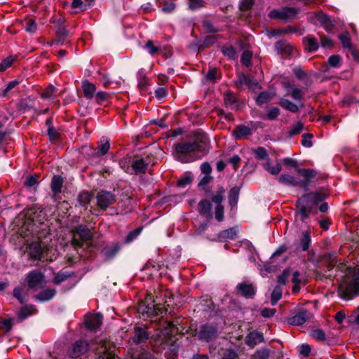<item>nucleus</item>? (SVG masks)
<instances>
[{"label":"nucleus","mask_w":359,"mask_h":359,"mask_svg":"<svg viewBox=\"0 0 359 359\" xmlns=\"http://www.w3.org/2000/svg\"><path fill=\"white\" fill-rule=\"evenodd\" d=\"M206 147L205 140L182 141L175 145V158L181 163H190L204 156Z\"/></svg>","instance_id":"1"},{"label":"nucleus","mask_w":359,"mask_h":359,"mask_svg":"<svg viewBox=\"0 0 359 359\" xmlns=\"http://www.w3.org/2000/svg\"><path fill=\"white\" fill-rule=\"evenodd\" d=\"M34 224L28 222L19 229V234L25 240V243L29 245L28 252L29 257L34 259H41L44 250L38 241H32L34 238Z\"/></svg>","instance_id":"2"},{"label":"nucleus","mask_w":359,"mask_h":359,"mask_svg":"<svg viewBox=\"0 0 359 359\" xmlns=\"http://www.w3.org/2000/svg\"><path fill=\"white\" fill-rule=\"evenodd\" d=\"M325 194L319 192H311L304 195L297 201L299 215L302 219L307 218L313 205L324 201Z\"/></svg>","instance_id":"3"},{"label":"nucleus","mask_w":359,"mask_h":359,"mask_svg":"<svg viewBox=\"0 0 359 359\" xmlns=\"http://www.w3.org/2000/svg\"><path fill=\"white\" fill-rule=\"evenodd\" d=\"M359 293V269L349 278H347L339 287V294L345 299H350L353 295Z\"/></svg>","instance_id":"4"},{"label":"nucleus","mask_w":359,"mask_h":359,"mask_svg":"<svg viewBox=\"0 0 359 359\" xmlns=\"http://www.w3.org/2000/svg\"><path fill=\"white\" fill-rule=\"evenodd\" d=\"M138 312L142 314L143 318H149L161 315L164 311L158 304H154L153 296L148 294L145 299L140 304Z\"/></svg>","instance_id":"5"},{"label":"nucleus","mask_w":359,"mask_h":359,"mask_svg":"<svg viewBox=\"0 0 359 359\" xmlns=\"http://www.w3.org/2000/svg\"><path fill=\"white\" fill-rule=\"evenodd\" d=\"M25 283H27L29 288L37 290L42 289L46 284L44 275L36 270L29 271L25 276Z\"/></svg>","instance_id":"6"},{"label":"nucleus","mask_w":359,"mask_h":359,"mask_svg":"<svg viewBox=\"0 0 359 359\" xmlns=\"http://www.w3.org/2000/svg\"><path fill=\"white\" fill-rule=\"evenodd\" d=\"M72 245L75 247H81L83 241L91 239L92 233L86 226L79 225L72 230Z\"/></svg>","instance_id":"7"},{"label":"nucleus","mask_w":359,"mask_h":359,"mask_svg":"<svg viewBox=\"0 0 359 359\" xmlns=\"http://www.w3.org/2000/svg\"><path fill=\"white\" fill-rule=\"evenodd\" d=\"M297 13V9L290 7H283L273 9L269 13V17L273 19L287 20L293 18Z\"/></svg>","instance_id":"8"},{"label":"nucleus","mask_w":359,"mask_h":359,"mask_svg":"<svg viewBox=\"0 0 359 359\" xmlns=\"http://www.w3.org/2000/svg\"><path fill=\"white\" fill-rule=\"evenodd\" d=\"M96 198L97 205L102 210L107 209L116 201L115 196L111 192L107 191H101L98 192Z\"/></svg>","instance_id":"9"},{"label":"nucleus","mask_w":359,"mask_h":359,"mask_svg":"<svg viewBox=\"0 0 359 359\" xmlns=\"http://www.w3.org/2000/svg\"><path fill=\"white\" fill-rule=\"evenodd\" d=\"M217 335V331L215 327L212 325H203L198 333L199 338L206 341H209L215 338Z\"/></svg>","instance_id":"10"},{"label":"nucleus","mask_w":359,"mask_h":359,"mask_svg":"<svg viewBox=\"0 0 359 359\" xmlns=\"http://www.w3.org/2000/svg\"><path fill=\"white\" fill-rule=\"evenodd\" d=\"M88 348V344L86 341L80 340L76 341L72 347L69 355L73 358H76L85 353Z\"/></svg>","instance_id":"11"},{"label":"nucleus","mask_w":359,"mask_h":359,"mask_svg":"<svg viewBox=\"0 0 359 359\" xmlns=\"http://www.w3.org/2000/svg\"><path fill=\"white\" fill-rule=\"evenodd\" d=\"M311 315L307 310L302 309L299 311L294 316L288 318V323L293 325H301L304 324L309 318Z\"/></svg>","instance_id":"12"},{"label":"nucleus","mask_w":359,"mask_h":359,"mask_svg":"<svg viewBox=\"0 0 359 359\" xmlns=\"http://www.w3.org/2000/svg\"><path fill=\"white\" fill-rule=\"evenodd\" d=\"M102 322V316L99 313L87 316L85 319L86 327L90 330H96L101 325Z\"/></svg>","instance_id":"13"},{"label":"nucleus","mask_w":359,"mask_h":359,"mask_svg":"<svg viewBox=\"0 0 359 359\" xmlns=\"http://www.w3.org/2000/svg\"><path fill=\"white\" fill-rule=\"evenodd\" d=\"M264 340V337L262 333L257 331L250 332L245 338V344L253 348L257 344H259Z\"/></svg>","instance_id":"14"},{"label":"nucleus","mask_w":359,"mask_h":359,"mask_svg":"<svg viewBox=\"0 0 359 359\" xmlns=\"http://www.w3.org/2000/svg\"><path fill=\"white\" fill-rule=\"evenodd\" d=\"M237 290L246 298H252L255 294V290L252 284L241 283L238 285Z\"/></svg>","instance_id":"15"},{"label":"nucleus","mask_w":359,"mask_h":359,"mask_svg":"<svg viewBox=\"0 0 359 359\" xmlns=\"http://www.w3.org/2000/svg\"><path fill=\"white\" fill-rule=\"evenodd\" d=\"M121 246L118 243L104 247L102 250V255L106 259H111L118 252Z\"/></svg>","instance_id":"16"},{"label":"nucleus","mask_w":359,"mask_h":359,"mask_svg":"<svg viewBox=\"0 0 359 359\" xmlns=\"http://www.w3.org/2000/svg\"><path fill=\"white\" fill-rule=\"evenodd\" d=\"M55 294L56 291L55 289L48 288L40 292L39 294L35 295L34 299L36 301L40 302H48L52 299Z\"/></svg>","instance_id":"17"},{"label":"nucleus","mask_w":359,"mask_h":359,"mask_svg":"<svg viewBox=\"0 0 359 359\" xmlns=\"http://www.w3.org/2000/svg\"><path fill=\"white\" fill-rule=\"evenodd\" d=\"M96 89V86L88 81L82 82V90L86 98L92 99L95 94Z\"/></svg>","instance_id":"18"},{"label":"nucleus","mask_w":359,"mask_h":359,"mask_svg":"<svg viewBox=\"0 0 359 359\" xmlns=\"http://www.w3.org/2000/svg\"><path fill=\"white\" fill-rule=\"evenodd\" d=\"M148 337L147 332L144 329L136 327L133 333V339L135 344H140L145 341Z\"/></svg>","instance_id":"19"},{"label":"nucleus","mask_w":359,"mask_h":359,"mask_svg":"<svg viewBox=\"0 0 359 359\" xmlns=\"http://www.w3.org/2000/svg\"><path fill=\"white\" fill-rule=\"evenodd\" d=\"M36 311V308L34 305H27L20 309L18 313V318L22 320L34 314Z\"/></svg>","instance_id":"20"},{"label":"nucleus","mask_w":359,"mask_h":359,"mask_svg":"<svg viewBox=\"0 0 359 359\" xmlns=\"http://www.w3.org/2000/svg\"><path fill=\"white\" fill-rule=\"evenodd\" d=\"M211 203L209 201L204 199L198 203V211L200 213L205 217H210L211 214Z\"/></svg>","instance_id":"21"},{"label":"nucleus","mask_w":359,"mask_h":359,"mask_svg":"<svg viewBox=\"0 0 359 359\" xmlns=\"http://www.w3.org/2000/svg\"><path fill=\"white\" fill-rule=\"evenodd\" d=\"M250 128L243 125L238 126L233 131V135L236 139H241L250 135Z\"/></svg>","instance_id":"22"},{"label":"nucleus","mask_w":359,"mask_h":359,"mask_svg":"<svg viewBox=\"0 0 359 359\" xmlns=\"http://www.w3.org/2000/svg\"><path fill=\"white\" fill-rule=\"evenodd\" d=\"M279 104L285 109L288 110L291 112L296 113L299 111V107L297 104L293 103L290 100L285 98H281L279 102Z\"/></svg>","instance_id":"23"},{"label":"nucleus","mask_w":359,"mask_h":359,"mask_svg":"<svg viewBox=\"0 0 359 359\" xmlns=\"http://www.w3.org/2000/svg\"><path fill=\"white\" fill-rule=\"evenodd\" d=\"M63 184V180L62 177L59 175H55L51 181V189L54 194H58L61 192V189Z\"/></svg>","instance_id":"24"},{"label":"nucleus","mask_w":359,"mask_h":359,"mask_svg":"<svg viewBox=\"0 0 359 359\" xmlns=\"http://www.w3.org/2000/svg\"><path fill=\"white\" fill-rule=\"evenodd\" d=\"M276 50L282 54L287 55L290 54L292 50V47L290 45L284 41H278L275 44Z\"/></svg>","instance_id":"25"},{"label":"nucleus","mask_w":359,"mask_h":359,"mask_svg":"<svg viewBox=\"0 0 359 359\" xmlns=\"http://www.w3.org/2000/svg\"><path fill=\"white\" fill-rule=\"evenodd\" d=\"M57 88H55L53 86L50 85L47 88H46L43 90L41 96L43 99L54 100L57 97Z\"/></svg>","instance_id":"26"},{"label":"nucleus","mask_w":359,"mask_h":359,"mask_svg":"<svg viewBox=\"0 0 359 359\" xmlns=\"http://www.w3.org/2000/svg\"><path fill=\"white\" fill-rule=\"evenodd\" d=\"M263 167L264 170L273 175L279 174L282 169L280 163H277L274 165H272L269 161L263 164Z\"/></svg>","instance_id":"27"},{"label":"nucleus","mask_w":359,"mask_h":359,"mask_svg":"<svg viewBox=\"0 0 359 359\" xmlns=\"http://www.w3.org/2000/svg\"><path fill=\"white\" fill-rule=\"evenodd\" d=\"M304 43L306 46L309 51L313 52L318 48V43L316 39L312 36H308L304 39Z\"/></svg>","instance_id":"28"},{"label":"nucleus","mask_w":359,"mask_h":359,"mask_svg":"<svg viewBox=\"0 0 359 359\" xmlns=\"http://www.w3.org/2000/svg\"><path fill=\"white\" fill-rule=\"evenodd\" d=\"M278 181L280 183L285 185L297 186L299 184L298 180H297L294 177L287 174H283L279 177Z\"/></svg>","instance_id":"29"},{"label":"nucleus","mask_w":359,"mask_h":359,"mask_svg":"<svg viewBox=\"0 0 359 359\" xmlns=\"http://www.w3.org/2000/svg\"><path fill=\"white\" fill-rule=\"evenodd\" d=\"M13 296L20 304H24L26 302V292L25 288L22 286H17L13 289Z\"/></svg>","instance_id":"30"},{"label":"nucleus","mask_w":359,"mask_h":359,"mask_svg":"<svg viewBox=\"0 0 359 359\" xmlns=\"http://www.w3.org/2000/svg\"><path fill=\"white\" fill-rule=\"evenodd\" d=\"M238 232V231L236 228H229L228 229L221 231L219 233V237L220 238L234 239L237 236Z\"/></svg>","instance_id":"31"},{"label":"nucleus","mask_w":359,"mask_h":359,"mask_svg":"<svg viewBox=\"0 0 359 359\" xmlns=\"http://www.w3.org/2000/svg\"><path fill=\"white\" fill-rule=\"evenodd\" d=\"M147 164L142 159H137L132 163V168L136 174L144 172L147 168Z\"/></svg>","instance_id":"32"},{"label":"nucleus","mask_w":359,"mask_h":359,"mask_svg":"<svg viewBox=\"0 0 359 359\" xmlns=\"http://www.w3.org/2000/svg\"><path fill=\"white\" fill-rule=\"evenodd\" d=\"M310 244L311 238L309 235V233L307 231L303 232L298 248L302 251H306L309 249Z\"/></svg>","instance_id":"33"},{"label":"nucleus","mask_w":359,"mask_h":359,"mask_svg":"<svg viewBox=\"0 0 359 359\" xmlns=\"http://www.w3.org/2000/svg\"><path fill=\"white\" fill-rule=\"evenodd\" d=\"M22 26L26 32L33 34L36 32L37 25L36 22L32 19H27L22 22Z\"/></svg>","instance_id":"34"},{"label":"nucleus","mask_w":359,"mask_h":359,"mask_svg":"<svg viewBox=\"0 0 359 359\" xmlns=\"http://www.w3.org/2000/svg\"><path fill=\"white\" fill-rule=\"evenodd\" d=\"M157 42H154L151 40H149L145 44L144 48L148 50L151 55H156L161 51V46Z\"/></svg>","instance_id":"35"},{"label":"nucleus","mask_w":359,"mask_h":359,"mask_svg":"<svg viewBox=\"0 0 359 359\" xmlns=\"http://www.w3.org/2000/svg\"><path fill=\"white\" fill-rule=\"evenodd\" d=\"M240 189L237 187H233L229 194V201L231 205H235L238 200Z\"/></svg>","instance_id":"36"},{"label":"nucleus","mask_w":359,"mask_h":359,"mask_svg":"<svg viewBox=\"0 0 359 359\" xmlns=\"http://www.w3.org/2000/svg\"><path fill=\"white\" fill-rule=\"evenodd\" d=\"M273 97V94L270 92H262L257 97L256 102L257 104L262 105L270 101Z\"/></svg>","instance_id":"37"},{"label":"nucleus","mask_w":359,"mask_h":359,"mask_svg":"<svg viewBox=\"0 0 359 359\" xmlns=\"http://www.w3.org/2000/svg\"><path fill=\"white\" fill-rule=\"evenodd\" d=\"M219 79L218 72L216 68H211L203 79V82H215Z\"/></svg>","instance_id":"38"},{"label":"nucleus","mask_w":359,"mask_h":359,"mask_svg":"<svg viewBox=\"0 0 359 359\" xmlns=\"http://www.w3.org/2000/svg\"><path fill=\"white\" fill-rule=\"evenodd\" d=\"M282 288L280 286H276L271 293V302L272 305L276 304V303L282 297Z\"/></svg>","instance_id":"39"},{"label":"nucleus","mask_w":359,"mask_h":359,"mask_svg":"<svg viewBox=\"0 0 359 359\" xmlns=\"http://www.w3.org/2000/svg\"><path fill=\"white\" fill-rule=\"evenodd\" d=\"M238 357V355L236 350L228 348L222 352L221 359H237Z\"/></svg>","instance_id":"40"},{"label":"nucleus","mask_w":359,"mask_h":359,"mask_svg":"<svg viewBox=\"0 0 359 359\" xmlns=\"http://www.w3.org/2000/svg\"><path fill=\"white\" fill-rule=\"evenodd\" d=\"M91 198V195L89 193L83 192L79 195L78 201L81 205L86 206L90 203Z\"/></svg>","instance_id":"41"},{"label":"nucleus","mask_w":359,"mask_h":359,"mask_svg":"<svg viewBox=\"0 0 359 359\" xmlns=\"http://www.w3.org/2000/svg\"><path fill=\"white\" fill-rule=\"evenodd\" d=\"M137 81H138V86L140 88L144 87L147 83V77L145 75L144 71L143 69H140L137 72Z\"/></svg>","instance_id":"42"},{"label":"nucleus","mask_w":359,"mask_h":359,"mask_svg":"<svg viewBox=\"0 0 359 359\" xmlns=\"http://www.w3.org/2000/svg\"><path fill=\"white\" fill-rule=\"evenodd\" d=\"M15 60V57L13 56H9L6 58H5L1 63H0V72H4L6 69H7L8 67L11 66L13 62Z\"/></svg>","instance_id":"43"},{"label":"nucleus","mask_w":359,"mask_h":359,"mask_svg":"<svg viewBox=\"0 0 359 359\" xmlns=\"http://www.w3.org/2000/svg\"><path fill=\"white\" fill-rule=\"evenodd\" d=\"M280 114V110L278 107L271 108L268 113L262 117L263 119L273 120Z\"/></svg>","instance_id":"44"},{"label":"nucleus","mask_w":359,"mask_h":359,"mask_svg":"<svg viewBox=\"0 0 359 359\" xmlns=\"http://www.w3.org/2000/svg\"><path fill=\"white\" fill-rule=\"evenodd\" d=\"M339 39H340L344 48L352 50V45L350 42V37L347 32L344 34L340 35Z\"/></svg>","instance_id":"45"},{"label":"nucleus","mask_w":359,"mask_h":359,"mask_svg":"<svg viewBox=\"0 0 359 359\" xmlns=\"http://www.w3.org/2000/svg\"><path fill=\"white\" fill-rule=\"evenodd\" d=\"M224 102L226 106L231 108L236 107L235 97L231 93L228 92L224 94Z\"/></svg>","instance_id":"46"},{"label":"nucleus","mask_w":359,"mask_h":359,"mask_svg":"<svg viewBox=\"0 0 359 359\" xmlns=\"http://www.w3.org/2000/svg\"><path fill=\"white\" fill-rule=\"evenodd\" d=\"M46 124L48 126V134L50 139L51 140H55L57 138L58 134L56 132V130L54 129V128L51 126L52 121L50 119H48L46 121Z\"/></svg>","instance_id":"47"},{"label":"nucleus","mask_w":359,"mask_h":359,"mask_svg":"<svg viewBox=\"0 0 359 359\" xmlns=\"http://www.w3.org/2000/svg\"><path fill=\"white\" fill-rule=\"evenodd\" d=\"M110 147L109 141L107 140H102V143L98 147V152L100 155H105Z\"/></svg>","instance_id":"48"},{"label":"nucleus","mask_w":359,"mask_h":359,"mask_svg":"<svg viewBox=\"0 0 359 359\" xmlns=\"http://www.w3.org/2000/svg\"><path fill=\"white\" fill-rule=\"evenodd\" d=\"M252 53L245 50L241 56V62L245 67H249L251 65Z\"/></svg>","instance_id":"49"},{"label":"nucleus","mask_w":359,"mask_h":359,"mask_svg":"<svg viewBox=\"0 0 359 359\" xmlns=\"http://www.w3.org/2000/svg\"><path fill=\"white\" fill-rule=\"evenodd\" d=\"M290 95L294 100L301 101L303 99L304 93L301 89L294 88L290 90Z\"/></svg>","instance_id":"50"},{"label":"nucleus","mask_w":359,"mask_h":359,"mask_svg":"<svg viewBox=\"0 0 359 359\" xmlns=\"http://www.w3.org/2000/svg\"><path fill=\"white\" fill-rule=\"evenodd\" d=\"M95 101L98 104H102L103 102L106 101L109 97V94L104 91H99L96 94H95Z\"/></svg>","instance_id":"51"},{"label":"nucleus","mask_w":359,"mask_h":359,"mask_svg":"<svg viewBox=\"0 0 359 359\" xmlns=\"http://www.w3.org/2000/svg\"><path fill=\"white\" fill-rule=\"evenodd\" d=\"M311 336L318 341H323L325 339V334L322 330H315L311 333Z\"/></svg>","instance_id":"52"},{"label":"nucleus","mask_w":359,"mask_h":359,"mask_svg":"<svg viewBox=\"0 0 359 359\" xmlns=\"http://www.w3.org/2000/svg\"><path fill=\"white\" fill-rule=\"evenodd\" d=\"M69 276H70V274L65 273V272L60 271L59 273H57L55 276V277L53 278V283L55 284H59L61 282H62L65 280H66Z\"/></svg>","instance_id":"53"},{"label":"nucleus","mask_w":359,"mask_h":359,"mask_svg":"<svg viewBox=\"0 0 359 359\" xmlns=\"http://www.w3.org/2000/svg\"><path fill=\"white\" fill-rule=\"evenodd\" d=\"M222 53L230 59L234 60L236 58V51L231 46H225L222 48Z\"/></svg>","instance_id":"54"},{"label":"nucleus","mask_w":359,"mask_h":359,"mask_svg":"<svg viewBox=\"0 0 359 359\" xmlns=\"http://www.w3.org/2000/svg\"><path fill=\"white\" fill-rule=\"evenodd\" d=\"M204 6L203 0H190L189 8L191 10H197Z\"/></svg>","instance_id":"55"},{"label":"nucleus","mask_w":359,"mask_h":359,"mask_svg":"<svg viewBox=\"0 0 359 359\" xmlns=\"http://www.w3.org/2000/svg\"><path fill=\"white\" fill-rule=\"evenodd\" d=\"M303 127H304V125L302 122L296 123L295 124H294L292 126L291 130H290V135L293 136V135H296L300 133V132L303 129Z\"/></svg>","instance_id":"56"},{"label":"nucleus","mask_w":359,"mask_h":359,"mask_svg":"<svg viewBox=\"0 0 359 359\" xmlns=\"http://www.w3.org/2000/svg\"><path fill=\"white\" fill-rule=\"evenodd\" d=\"M224 189H220L217 191V192L212 196V202L215 203L220 204V203L224 200Z\"/></svg>","instance_id":"57"},{"label":"nucleus","mask_w":359,"mask_h":359,"mask_svg":"<svg viewBox=\"0 0 359 359\" xmlns=\"http://www.w3.org/2000/svg\"><path fill=\"white\" fill-rule=\"evenodd\" d=\"M341 58L338 55H334L329 57L328 63L332 67H338L340 65Z\"/></svg>","instance_id":"58"},{"label":"nucleus","mask_w":359,"mask_h":359,"mask_svg":"<svg viewBox=\"0 0 359 359\" xmlns=\"http://www.w3.org/2000/svg\"><path fill=\"white\" fill-rule=\"evenodd\" d=\"M255 157L257 159H265L268 156L266 150L264 147H258L255 151Z\"/></svg>","instance_id":"59"},{"label":"nucleus","mask_w":359,"mask_h":359,"mask_svg":"<svg viewBox=\"0 0 359 359\" xmlns=\"http://www.w3.org/2000/svg\"><path fill=\"white\" fill-rule=\"evenodd\" d=\"M245 84L248 85L252 90H255L257 87H258V83L256 80L247 77L245 76H243V81Z\"/></svg>","instance_id":"60"},{"label":"nucleus","mask_w":359,"mask_h":359,"mask_svg":"<svg viewBox=\"0 0 359 359\" xmlns=\"http://www.w3.org/2000/svg\"><path fill=\"white\" fill-rule=\"evenodd\" d=\"M19 82L18 81H12L8 83L6 88L2 92V96L6 97L8 96L9 92L13 90L15 87L18 85Z\"/></svg>","instance_id":"61"},{"label":"nucleus","mask_w":359,"mask_h":359,"mask_svg":"<svg viewBox=\"0 0 359 359\" xmlns=\"http://www.w3.org/2000/svg\"><path fill=\"white\" fill-rule=\"evenodd\" d=\"M313 137L312 134H304L302 135V144L306 147H311L312 146L311 138Z\"/></svg>","instance_id":"62"},{"label":"nucleus","mask_w":359,"mask_h":359,"mask_svg":"<svg viewBox=\"0 0 359 359\" xmlns=\"http://www.w3.org/2000/svg\"><path fill=\"white\" fill-rule=\"evenodd\" d=\"M215 218L217 221L221 222L224 218V208L220 204L215 207Z\"/></svg>","instance_id":"63"},{"label":"nucleus","mask_w":359,"mask_h":359,"mask_svg":"<svg viewBox=\"0 0 359 359\" xmlns=\"http://www.w3.org/2000/svg\"><path fill=\"white\" fill-rule=\"evenodd\" d=\"M290 271L288 269H285L283 272L280 274L278 277V281L279 283L285 285L286 283V280L290 276Z\"/></svg>","instance_id":"64"}]
</instances>
